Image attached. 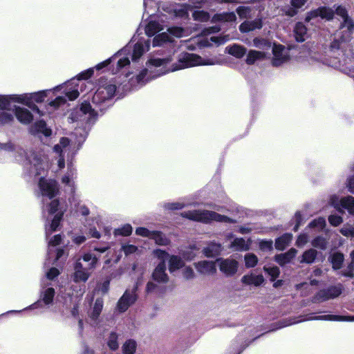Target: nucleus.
<instances>
[{"instance_id":"1","label":"nucleus","mask_w":354,"mask_h":354,"mask_svg":"<svg viewBox=\"0 0 354 354\" xmlns=\"http://www.w3.org/2000/svg\"><path fill=\"white\" fill-rule=\"evenodd\" d=\"M149 50V41H138L133 46L127 45L118 51L111 57L97 64L96 70H100L111 62H117L115 73L126 66L130 65L134 71H129L126 77L129 78L128 85H124L125 89L133 90L143 86L150 80L163 75L169 72H174L186 68L197 66H212L220 64L221 62L216 57H202L193 53H184L178 56V62L170 66L173 61L171 55L164 58L151 57L146 63V68L139 71L138 62L143 54Z\"/></svg>"},{"instance_id":"2","label":"nucleus","mask_w":354,"mask_h":354,"mask_svg":"<svg viewBox=\"0 0 354 354\" xmlns=\"http://www.w3.org/2000/svg\"><path fill=\"white\" fill-rule=\"evenodd\" d=\"M78 133L80 138H77V141L73 142L67 138H62L59 143L56 144L53 149L54 160L56 162L59 169L64 168L66 160L68 162L67 171L62 178V182L69 187L71 192H73L75 189V179L77 176V172L71 160L80 149L87 136V133L80 129H76L75 134Z\"/></svg>"},{"instance_id":"3","label":"nucleus","mask_w":354,"mask_h":354,"mask_svg":"<svg viewBox=\"0 0 354 354\" xmlns=\"http://www.w3.org/2000/svg\"><path fill=\"white\" fill-rule=\"evenodd\" d=\"M38 188L42 196L50 200L43 207L44 216L48 214L45 225L48 236L57 229L66 209L60 206L59 200L53 199L59 193V185L56 180L41 176L39 178Z\"/></svg>"},{"instance_id":"4","label":"nucleus","mask_w":354,"mask_h":354,"mask_svg":"<svg viewBox=\"0 0 354 354\" xmlns=\"http://www.w3.org/2000/svg\"><path fill=\"white\" fill-rule=\"evenodd\" d=\"M0 150L11 153V156L20 163L30 166V174L37 176L44 174L49 168V160L45 150L38 147L26 151L20 146L12 142L0 143Z\"/></svg>"},{"instance_id":"5","label":"nucleus","mask_w":354,"mask_h":354,"mask_svg":"<svg viewBox=\"0 0 354 354\" xmlns=\"http://www.w3.org/2000/svg\"><path fill=\"white\" fill-rule=\"evenodd\" d=\"M182 216L188 219L203 223L217 221L221 223H235V218L221 215L214 211L209 210H192L182 213Z\"/></svg>"},{"instance_id":"6","label":"nucleus","mask_w":354,"mask_h":354,"mask_svg":"<svg viewBox=\"0 0 354 354\" xmlns=\"http://www.w3.org/2000/svg\"><path fill=\"white\" fill-rule=\"evenodd\" d=\"M94 68H89L80 73L77 75V78L72 79L64 84V86L66 87V96L68 100H74L78 97L80 95L78 88H82L84 85V83L82 82L81 80L90 78L93 75Z\"/></svg>"},{"instance_id":"7","label":"nucleus","mask_w":354,"mask_h":354,"mask_svg":"<svg viewBox=\"0 0 354 354\" xmlns=\"http://www.w3.org/2000/svg\"><path fill=\"white\" fill-rule=\"evenodd\" d=\"M45 281L46 279H43L41 281V289L40 290L39 300L25 308L22 310V311L40 308L42 307V303L46 306H49L50 305L53 304L55 291L53 288L46 286ZM20 312H21V310H10L6 313H18Z\"/></svg>"},{"instance_id":"8","label":"nucleus","mask_w":354,"mask_h":354,"mask_svg":"<svg viewBox=\"0 0 354 354\" xmlns=\"http://www.w3.org/2000/svg\"><path fill=\"white\" fill-rule=\"evenodd\" d=\"M116 86L111 82L102 84L93 97V102L96 104H101L109 102L115 95Z\"/></svg>"},{"instance_id":"9","label":"nucleus","mask_w":354,"mask_h":354,"mask_svg":"<svg viewBox=\"0 0 354 354\" xmlns=\"http://www.w3.org/2000/svg\"><path fill=\"white\" fill-rule=\"evenodd\" d=\"M328 203L339 212L347 211L348 214L354 216V197L353 196H348L339 199L337 196L332 195Z\"/></svg>"},{"instance_id":"10","label":"nucleus","mask_w":354,"mask_h":354,"mask_svg":"<svg viewBox=\"0 0 354 354\" xmlns=\"http://www.w3.org/2000/svg\"><path fill=\"white\" fill-rule=\"evenodd\" d=\"M161 9L168 14L178 19H188L189 11L192 8L190 4H162Z\"/></svg>"},{"instance_id":"11","label":"nucleus","mask_w":354,"mask_h":354,"mask_svg":"<svg viewBox=\"0 0 354 354\" xmlns=\"http://www.w3.org/2000/svg\"><path fill=\"white\" fill-rule=\"evenodd\" d=\"M272 64L279 66L287 63L290 58V50L281 44H274L272 47Z\"/></svg>"},{"instance_id":"12","label":"nucleus","mask_w":354,"mask_h":354,"mask_svg":"<svg viewBox=\"0 0 354 354\" xmlns=\"http://www.w3.org/2000/svg\"><path fill=\"white\" fill-rule=\"evenodd\" d=\"M334 7L335 8V12L337 15L339 16L343 20V22L341 25V28H346L348 32L346 35H344L342 37V41H346L349 39L350 35L354 30V23L353 20L348 16L347 10L344 7L342 6H335Z\"/></svg>"},{"instance_id":"13","label":"nucleus","mask_w":354,"mask_h":354,"mask_svg":"<svg viewBox=\"0 0 354 354\" xmlns=\"http://www.w3.org/2000/svg\"><path fill=\"white\" fill-rule=\"evenodd\" d=\"M137 235L148 237L154 240L155 243L160 245H167L169 243V239L161 232L150 231L145 227H138L136 230Z\"/></svg>"},{"instance_id":"14","label":"nucleus","mask_w":354,"mask_h":354,"mask_svg":"<svg viewBox=\"0 0 354 354\" xmlns=\"http://www.w3.org/2000/svg\"><path fill=\"white\" fill-rule=\"evenodd\" d=\"M137 286L131 290H127L119 299L117 308L120 313L125 312L137 299Z\"/></svg>"},{"instance_id":"15","label":"nucleus","mask_w":354,"mask_h":354,"mask_svg":"<svg viewBox=\"0 0 354 354\" xmlns=\"http://www.w3.org/2000/svg\"><path fill=\"white\" fill-rule=\"evenodd\" d=\"M216 262L219 266V269L225 276L230 277L234 275L238 270V262L234 259H218Z\"/></svg>"},{"instance_id":"16","label":"nucleus","mask_w":354,"mask_h":354,"mask_svg":"<svg viewBox=\"0 0 354 354\" xmlns=\"http://www.w3.org/2000/svg\"><path fill=\"white\" fill-rule=\"evenodd\" d=\"M12 95H0V109L3 111L0 114V122L2 124L11 121L13 118L12 115L5 111L10 110V102L12 101Z\"/></svg>"},{"instance_id":"17","label":"nucleus","mask_w":354,"mask_h":354,"mask_svg":"<svg viewBox=\"0 0 354 354\" xmlns=\"http://www.w3.org/2000/svg\"><path fill=\"white\" fill-rule=\"evenodd\" d=\"M334 11L330 8L322 7L316 10L309 12L305 19V21L310 22L311 20L320 17L326 20H330L333 18Z\"/></svg>"},{"instance_id":"18","label":"nucleus","mask_w":354,"mask_h":354,"mask_svg":"<svg viewBox=\"0 0 354 354\" xmlns=\"http://www.w3.org/2000/svg\"><path fill=\"white\" fill-rule=\"evenodd\" d=\"M87 269L83 267L80 259H79L74 266V273L72 275L73 281L85 283L90 277V272L87 271Z\"/></svg>"},{"instance_id":"19","label":"nucleus","mask_w":354,"mask_h":354,"mask_svg":"<svg viewBox=\"0 0 354 354\" xmlns=\"http://www.w3.org/2000/svg\"><path fill=\"white\" fill-rule=\"evenodd\" d=\"M12 101L23 104L32 109L34 112L37 113L39 115H42L39 108L32 103V98L31 93H24L21 95L13 94Z\"/></svg>"},{"instance_id":"20","label":"nucleus","mask_w":354,"mask_h":354,"mask_svg":"<svg viewBox=\"0 0 354 354\" xmlns=\"http://www.w3.org/2000/svg\"><path fill=\"white\" fill-rule=\"evenodd\" d=\"M216 263L212 261H201L194 263L196 270L204 275H212L216 273Z\"/></svg>"},{"instance_id":"21","label":"nucleus","mask_w":354,"mask_h":354,"mask_svg":"<svg viewBox=\"0 0 354 354\" xmlns=\"http://www.w3.org/2000/svg\"><path fill=\"white\" fill-rule=\"evenodd\" d=\"M152 279L154 281L165 284L169 281V276L166 273V265L163 262H160L152 273Z\"/></svg>"},{"instance_id":"22","label":"nucleus","mask_w":354,"mask_h":354,"mask_svg":"<svg viewBox=\"0 0 354 354\" xmlns=\"http://www.w3.org/2000/svg\"><path fill=\"white\" fill-rule=\"evenodd\" d=\"M342 292V286H331L326 290H320L317 295V299L325 301L338 297Z\"/></svg>"},{"instance_id":"23","label":"nucleus","mask_w":354,"mask_h":354,"mask_svg":"<svg viewBox=\"0 0 354 354\" xmlns=\"http://www.w3.org/2000/svg\"><path fill=\"white\" fill-rule=\"evenodd\" d=\"M62 241V236L60 234L55 235L52 239H50L48 241V255L49 256V258L54 256V254L55 253L56 257L55 259V261H57L59 259H60L62 255L64 254V250L62 249H57L56 250H53L51 248L52 247H55L60 244Z\"/></svg>"},{"instance_id":"24","label":"nucleus","mask_w":354,"mask_h":354,"mask_svg":"<svg viewBox=\"0 0 354 354\" xmlns=\"http://www.w3.org/2000/svg\"><path fill=\"white\" fill-rule=\"evenodd\" d=\"M294 37L297 41L303 42L308 37V30L302 22H297L293 30Z\"/></svg>"},{"instance_id":"25","label":"nucleus","mask_w":354,"mask_h":354,"mask_svg":"<svg viewBox=\"0 0 354 354\" xmlns=\"http://www.w3.org/2000/svg\"><path fill=\"white\" fill-rule=\"evenodd\" d=\"M80 111L84 115V120H86L87 123H93L96 119V111L92 109L88 102H84L82 104Z\"/></svg>"},{"instance_id":"26","label":"nucleus","mask_w":354,"mask_h":354,"mask_svg":"<svg viewBox=\"0 0 354 354\" xmlns=\"http://www.w3.org/2000/svg\"><path fill=\"white\" fill-rule=\"evenodd\" d=\"M297 253V250L295 248H290L288 252L277 254L274 257V260L280 266H284L291 261Z\"/></svg>"},{"instance_id":"27","label":"nucleus","mask_w":354,"mask_h":354,"mask_svg":"<svg viewBox=\"0 0 354 354\" xmlns=\"http://www.w3.org/2000/svg\"><path fill=\"white\" fill-rule=\"evenodd\" d=\"M262 28V21L257 19L254 21H245L239 26V30L241 32H248L256 29Z\"/></svg>"},{"instance_id":"28","label":"nucleus","mask_w":354,"mask_h":354,"mask_svg":"<svg viewBox=\"0 0 354 354\" xmlns=\"http://www.w3.org/2000/svg\"><path fill=\"white\" fill-rule=\"evenodd\" d=\"M15 115L17 120L24 124H28L32 120V115L25 108L17 107L15 109Z\"/></svg>"},{"instance_id":"29","label":"nucleus","mask_w":354,"mask_h":354,"mask_svg":"<svg viewBox=\"0 0 354 354\" xmlns=\"http://www.w3.org/2000/svg\"><path fill=\"white\" fill-rule=\"evenodd\" d=\"M307 1L308 0H291L290 3L292 7L285 10L286 15L289 17H294L298 13V10L301 8Z\"/></svg>"},{"instance_id":"30","label":"nucleus","mask_w":354,"mask_h":354,"mask_svg":"<svg viewBox=\"0 0 354 354\" xmlns=\"http://www.w3.org/2000/svg\"><path fill=\"white\" fill-rule=\"evenodd\" d=\"M221 249V244L212 242L203 250V252L207 257H214L220 254Z\"/></svg>"},{"instance_id":"31","label":"nucleus","mask_w":354,"mask_h":354,"mask_svg":"<svg viewBox=\"0 0 354 354\" xmlns=\"http://www.w3.org/2000/svg\"><path fill=\"white\" fill-rule=\"evenodd\" d=\"M292 235L286 233L275 240V248L278 250H283L291 243Z\"/></svg>"},{"instance_id":"32","label":"nucleus","mask_w":354,"mask_h":354,"mask_svg":"<svg viewBox=\"0 0 354 354\" xmlns=\"http://www.w3.org/2000/svg\"><path fill=\"white\" fill-rule=\"evenodd\" d=\"M185 263L181 257L170 255L169 258V270L171 273L183 268Z\"/></svg>"},{"instance_id":"33","label":"nucleus","mask_w":354,"mask_h":354,"mask_svg":"<svg viewBox=\"0 0 354 354\" xmlns=\"http://www.w3.org/2000/svg\"><path fill=\"white\" fill-rule=\"evenodd\" d=\"M312 319L352 322V321H354V317H344V316H339V315H321V316H317V317H309V318L306 319V320H312Z\"/></svg>"},{"instance_id":"34","label":"nucleus","mask_w":354,"mask_h":354,"mask_svg":"<svg viewBox=\"0 0 354 354\" xmlns=\"http://www.w3.org/2000/svg\"><path fill=\"white\" fill-rule=\"evenodd\" d=\"M241 281L243 283L247 285H254L256 286H260L264 281L263 277L261 274H247L244 275Z\"/></svg>"},{"instance_id":"35","label":"nucleus","mask_w":354,"mask_h":354,"mask_svg":"<svg viewBox=\"0 0 354 354\" xmlns=\"http://www.w3.org/2000/svg\"><path fill=\"white\" fill-rule=\"evenodd\" d=\"M163 30V26L158 21L151 19L145 27L146 34L151 37Z\"/></svg>"},{"instance_id":"36","label":"nucleus","mask_w":354,"mask_h":354,"mask_svg":"<svg viewBox=\"0 0 354 354\" xmlns=\"http://www.w3.org/2000/svg\"><path fill=\"white\" fill-rule=\"evenodd\" d=\"M103 308V301L102 299H97L95 300L93 311L90 315V318L91 321L93 322V325L97 324V320L99 318V316L102 312Z\"/></svg>"},{"instance_id":"37","label":"nucleus","mask_w":354,"mask_h":354,"mask_svg":"<svg viewBox=\"0 0 354 354\" xmlns=\"http://www.w3.org/2000/svg\"><path fill=\"white\" fill-rule=\"evenodd\" d=\"M62 87H63V86H56L55 88H54L53 90H51V89L44 90V91H40L38 92L31 93L32 98V103L42 102L49 93H53L54 91H57L60 88H62Z\"/></svg>"},{"instance_id":"38","label":"nucleus","mask_w":354,"mask_h":354,"mask_svg":"<svg viewBox=\"0 0 354 354\" xmlns=\"http://www.w3.org/2000/svg\"><path fill=\"white\" fill-rule=\"evenodd\" d=\"M230 248L236 251H246L249 250L250 243L243 238H236L231 243Z\"/></svg>"},{"instance_id":"39","label":"nucleus","mask_w":354,"mask_h":354,"mask_svg":"<svg viewBox=\"0 0 354 354\" xmlns=\"http://www.w3.org/2000/svg\"><path fill=\"white\" fill-rule=\"evenodd\" d=\"M236 19V14L233 12H223L215 15L212 21L214 22L223 21V22H234Z\"/></svg>"},{"instance_id":"40","label":"nucleus","mask_w":354,"mask_h":354,"mask_svg":"<svg viewBox=\"0 0 354 354\" xmlns=\"http://www.w3.org/2000/svg\"><path fill=\"white\" fill-rule=\"evenodd\" d=\"M165 288L156 283L154 281H149L146 286V292L148 294H154L157 296L163 295Z\"/></svg>"},{"instance_id":"41","label":"nucleus","mask_w":354,"mask_h":354,"mask_svg":"<svg viewBox=\"0 0 354 354\" xmlns=\"http://www.w3.org/2000/svg\"><path fill=\"white\" fill-rule=\"evenodd\" d=\"M317 252L315 249L310 248L306 250L300 257V263H305L308 264L313 263L316 259Z\"/></svg>"},{"instance_id":"42","label":"nucleus","mask_w":354,"mask_h":354,"mask_svg":"<svg viewBox=\"0 0 354 354\" xmlns=\"http://www.w3.org/2000/svg\"><path fill=\"white\" fill-rule=\"evenodd\" d=\"M227 53L237 58L242 57L246 53V48L238 44H234L226 48Z\"/></svg>"},{"instance_id":"43","label":"nucleus","mask_w":354,"mask_h":354,"mask_svg":"<svg viewBox=\"0 0 354 354\" xmlns=\"http://www.w3.org/2000/svg\"><path fill=\"white\" fill-rule=\"evenodd\" d=\"M344 259V255L339 252H334L329 257V261L335 270L341 268Z\"/></svg>"},{"instance_id":"44","label":"nucleus","mask_w":354,"mask_h":354,"mask_svg":"<svg viewBox=\"0 0 354 354\" xmlns=\"http://www.w3.org/2000/svg\"><path fill=\"white\" fill-rule=\"evenodd\" d=\"M266 56L263 52L251 50L248 52L246 62L248 64H254L257 60L263 59Z\"/></svg>"},{"instance_id":"45","label":"nucleus","mask_w":354,"mask_h":354,"mask_svg":"<svg viewBox=\"0 0 354 354\" xmlns=\"http://www.w3.org/2000/svg\"><path fill=\"white\" fill-rule=\"evenodd\" d=\"M167 41H171V37L167 32H162L157 35L153 40V46H162Z\"/></svg>"},{"instance_id":"46","label":"nucleus","mask_w":354,"mask_h":354,"mask_svg":"<svg viewBox=\"0 0 354 354\" xmlns=\"http://www.w3.org/2000/svg\"><path fill=\"white\" fill-rule=\"evenodd\" d=\"M118 335L115 332H111L106 339V344L111 350L115 351L119 347Z\"/></svg>"},{"instance_id":"47","label":"nucleus","mask_w":354,"mask_h":354,"mask_svg":"<svg viewBox=\"0 0 354 354\" xmlns=\"http://www.w3.org/2000/svg\"><path fill=\"white\" fill-rule=\"evenodd\" d=\"M136 342L133 339L127 340L122 346L123 354H134L136 350Z\"/></svg>"},{"instance_id":"48","label":"nucleus","mask_w":354,"mask_h":354,"mask_svg":"<svg viewBox=\"0 0 354 354\" xmlns=\"http://www.w3.org/2000/svg\"><path fill=\"white\" fill-rule=\"evenodd\" d=\"M192 17L195 21L205 22L209 19L210 16L207 12L204 10H195L192 13Z\"/></svg>"},{"instance_id":"49","label":"nucleus","mask_w":354,"mask_h":354,"mask_svg":"<svg viewBox=\"0 0 354 354\" xmlns=\"http://www.w3.org/2000/svg\"><path fill=\"white\" fill-rule=\"evenodd\" d=\"M195 250H198V249H196L194 245L190 246L187 250L183 251L181 254L184 259L190 261L193 260L197 255V253L195 252Z\"/></svg>"},{"instance_id":"50","label":"nucleus","mask_w":354,"mask_h":354,"mask_svg":"<svg viewBox=\"0 0 354 354\" xmlns=\"http://www.w3.org/2000/svg\"><path fill=\"white\" fill-rule=\"evenodd\" d=\"M169 35L176 37H183L187 36V30L182 27L174 26L168 28Z\"/></svg>"},{"instance_id":"51","label":"nucleus","mask_w":354,"mask_h":354,"mask_svg":"<svg viewBox=\"0 0 354 354\" xmlns=\"http://www.w3.org/2000/svg\"><path fill=\"white\" fill-rule=\"evenodd\" d=\"M245 265L247 268H253L258 263L257 257L252 253H248L245 255L244 257Z\"/></svg>"},{"instance_id":"52","label":"nucleus","mask_w":354,"mask_h":354,"mask_svg":"<svg viewBox=\"0 0 354 354\" xmlns=\"http://www.w3.org/2000/svg\"><path fill=\"white\" fill-rule=\"evenodd\" d=\"M254 47L260 49H268L271 46V44L267 39L256 37L253 39Z\"/></svg>"},{"instance_id":"53","label":"nucleus","mask_w":354,"mask_h":354,"mask_svg":"<svg viewBox=\"0 0 354 354\" xmlns=\"http://www.w3.org/2000/svg\"><path fill=\"white\" fill-rule=\"evenodd\" d=\"M82 260L85 262H89L87 268L91 270L95 268L98 259L90 253H86L83 255Z\"/></svg>"},{"instance_id":"54","label":"nucleus","mask_w":354,"mask_h":354,"mask_svg":"<svg viewBox=\"0 0 354 354\" xmlns=\"http://www.w3.org/2000/svg\"><path fill=\"white\" fill-rule=\"evenodd\" d=\"M263 270L270 277L271 281H274L279 277V275L280 274L279 268L277 266H272V267L265 266L263 268Z\"/></svg>"},{"instance_id":"55","label":"nucleus","mask_w":354,"mask_h":354,"mask_svg":"<svg viewBox=\"0 0 354 354\" xmlns=\"http://www.w3.org/2000/svg\"><path fill=\"white\" fill-rule=\"evenodd\" d=\"M312 245L315 248L321 249V250H325L326 248L327 241L326 240L322 237V236H317L312 241Z\"/></svg>"},{"instance_id":"56","label":"nucleus","mask_w":354,"mask_h":354,"mask_svg":"<svg viewBox=\"0 0 354 354\" xmlns=\"http://www.w3.org/2000/svg\"><path fill=\"white\" fill-rule=\"evenodd\" d=\"M251 9L248 6H239L236 9V12L241 19H247L251 17Z\"/></svg>"},{"instance_id":"57","label":"nucleus","mask_w":354,"mask_h":354,"mask_svg":"<svg viewBox=\"0 0 354 354\" xmlns=\"http://www.w3.org/2000/svg\"><path fill=\"white\" fill-rule=\"evenodd\" d=\"M325 225L326 221L325 218L323 217L316 218L313 220L312 222H310L309 224L310 227H315L317 228L318 230H322L325 227Z\"/></svg>"},{"instance_id":"58","label":"nucleus","mask_w":354,"mask_h":354,"mask_svg":"<svg viewBox=\"0 0 354 354\" xmlns=\"http://www.w3.org/2000/svg\"><path fill=\"white\" fill-rule=\"evenodd\" d=\"M132 232V227L129 224H126L124 226L118 228L115 230V234L117 235L129 236Z\"/></svg>"},{"instance_id":"59","label":"nucleus","mask_w":354,"mask_h":354,"mask_svg":"<svg viewBox=\"0 0 354 354\" xmlns=\"http://www.w3.org/2000/svg\"><path fill=\"white\" fill-rule=\"evenodd\" d=\"M154 256L158 258L160 262L165 263L166 260H169L170 255L165 250L160 249L154 250L153 252Z\"/></svg>"},{"instance_id":"60","label":"nucleus","mask_w":354,"mask_h":354,"mask_svg":"<svg viewBox=\"0 0 354 354\" xmlns=\"http://www.w3.org/2000/svg\"><path fill=\"white\" fill-rule=\"evenodd\" d=\"M182 274L183 277L187 280L192 279L195 277L193 269L189 266L185 267L182 270Z\"/></svg>"},{"instance_id":"61","label":"nucleus","mask_w":354,"mask_h":354,"mask_svg":"<svg viewBox=\"0 0 354 354\" xmlns=\"http://www.w3.org/2000/svg\"><path fill=\"white\" fill-rule=\"evenodd\" d=\"M38 130L41 132L45 136L51 135V130L46 127L44 121H39L38 123Z\"/></svg>"},{"instance_id":"62","label":"nucleus","mask_w":354,"mask_h":354,"mask_svg":"<svg viewBox=\"0 0 354 354\" xmlns=\"http://www.w3.org/2000/svg\"><path fill=\"white\" fill-rule=\"evenodd\" d=\"M340 232L342 233V235L345 236L354 237V227L344 225L343 227L341 228Z\"/></svg>"},{"instance_id":"63","label":"nucleus","mask_w":354,"mask_h":354,"mask_svg":"<svg viewBox=\"0 0 354 354\" xmlns=\"http://www.w3.org/2000/svg\"><path fill=\"white\" fill-rule=\"evenodd\" d=\"M328 221L332 225L338 226L342 223L343 219L340 216L333 214L328 217Z\"/></svg>"},{"instance_id":"64","label":"nucleus","mask_w":354,"mask_h":354,"mask_svg":"<svg viewBox=\"0 0 354 354\" xmlns=\"http://www.w3.org/2000/svg\"><path fill=\"white\" fill-rule=\"evenodd\" d=\"M308 241V236L306 234H301L296 241V245L298 247H303Z\"/></svg>"}]
</instances>
